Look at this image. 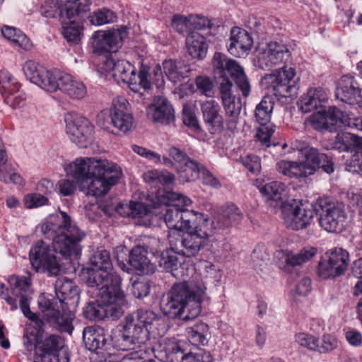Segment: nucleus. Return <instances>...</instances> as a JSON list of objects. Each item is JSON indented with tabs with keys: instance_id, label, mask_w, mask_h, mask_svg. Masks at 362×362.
I'll return each mask as SVG.
<instances>
[{
	"instance_id": "obj_40",
	"label": "nucleus",
	"mask_w": 362,
	"mask_h": 362,
	"mask_svg": "<svg viewBox=\"0 0 362 362\" xmlns=\"http://www.w3.org/2000/svg\"><path fill=\"white\" fill-rule=\"evenodd\" d=\"M186 47L192 58L202 59L206 56L207 45L204 36L198 31H193L187 35Z\"/></svg>"
},
{
	"instance_id": "obj_23",
	"label": "nucleus",
	"mask_w": 362,
	"mask_h": 362,
	"mask_svg": "<svg viewBox=\"0 0 362 362\" xmlns=\"http://www.w3.org/2000/svg\"><path fill=\"white\" fill-rule=\"evenodd\" d=\"M128 102L124 98L113 101L110 108V122L112 126L123 134L132 131L134 127L132 114L128 110Z\"/></svg>"
},
{
	"instance_id": "obj_63",
	"label": "nucleus",
	"mask_w": 362,
	"mask_h": 362,
	"mask_svg": "<svg viewBox=\"0 0 362 362\" xmlns=\"http://www.w3.org/2000/svg\"><path fill=\"white\" fill-rule=\"evenodd\" d=\"M316 351L325 353L330 351L337 346V341L331 335H324L322 339H317Z\"/></svg>"
},
{
	"instance_id": "obj_46",
	"label": "nucleus",
	"mask_w": 362,
	"mask_h": 362,
	"mask_svg": "<svg viewBox=\"0 0 362 362\" xmlns=\"http://www.w3.org/2000/svg\"><path fill=\"white\" fill-rule=\"evenodd\" d=\"M274 102L271 96H264L261 102L256 106L255 111V117L259 124L271 123L272 111Z\"/></svg>"
},
{
	"instance_id": "obj_51",
	"label": "nucleus",
	"mask_w": 362,
	"mask_h": 362,
	"mask_svg": "<svg viewBox=\"0 0 362 362\" xmlns=\"http://www.w3.org/2000/svg\"><path fill=\"white\" fill-rule=\"evenodd\" d=\"M83 315L86 319L90 320H103L105 317H110L108 309L101 303L90 302L83 308Z\"/></svg>"
},
{
	"instance_id": "obj_62",
	"label": "nucleus",
	"mask_w": 362,
	"mask_h": 362,
	"mask_svg": "<svg viewBox=\"0 0 362 362\" xmlns=\"http://www.w3.org/2000/svg\"><path fill=\"white\" fill-rule=\"evenodd\" d=\"M239 161L252 173H258L260 171V159L255 155L250 154L240 157Z\"/></svg>"
},
{
	"instance_id": "obj_9",
	"label": "nucleus",
	"mask_w": 362,
	"mask_h": 362,
	"mask_svg": "<svg viewBox=\"0 0 362 362\" xmlns=\"http://www.w3.org/2000/svg\"><path fill=\"white\" fill-rule=\"evenodd\" d=\"M102 167L101 170H95L82 185L86 189V194L94 197L105 194L115 185L122 176L121 168L116 164L109 162Z\"/></svg>"
},
{
	"instance_id": "obj_30",
	"label": "nucleus",
	"mask_w": 362,
	"mask_h": 362,
	"mask_svg": "<svg viewBox=\"0 0 362 362\" xmlns=\"http://www.w3.org/2000/svg\"><path fill=\"white\" fill-rule=\"evenodd\" d=\"M253 40L249 33L240 28L235 27L231 29L228 52L235 57H242L252 47Z\"/></svg>"
},
{
	"instance_id": "obj_41",
	"label": "nucleus",
	"mask_w": 362,
	"mask_h": 362,
	"mask_svg": "<svg viewBox=\"0 0 362 362\" xmlns=\"http://www.w3.org/2000/svg\"><path fill=\"white\" fill-rule=\"evenodd\" d=\"M163 73L167 78L174 84L180 83L189 71L187 66L180 62L173 59H166L162 63Z\"/></svg>"
},
{
	"instance_id": "obj_12",
	"label": "nucleus",
	"mask_w": 362,
	"mask_h": 362,
	"mask_svg": "<svg viewBox=\"0 0 362 362\" xmlns=\"http://www.w3.org/2000/svg\"><path fill=\"white\" fill-rule=\"evenodd\" d=\"M295 71L291 67L283 66L281 69L265 75L262 83L271 89L276 95L287 98L297 93V86L293 78Z\"/></svg>"
},
{
	"instance_id": "obj_34",
	"label": "nucleus",
	"mask_w": 362,
	"mask_h": 362,
	"mask_svg": "<svg viewBox=\"0 0 362 362\" xmlns=\"http://www.w3.org/2000/svg\"><path fill=\"white\" fill-rule=\"evenodd\" d=\"M332 148L339 152L354 151L362 156V137L349 132L337 134L331 144Z\"/></svg>"
},
{
	"instance_id": "obj_43",
	"label": "nucleus",
	"mask_w": 362,
	"mask_h": 362,
	"mask_svg": "<svg viewBox=\"0 0 362 362\" xmlns=\"http://www.w3.org/2000/svg\"><path fill=\"white\" fill-rule=\"evenodd\" d=\"M168 155L178 165L180 173L184 175H189L193 169L197 168V161L190 158L185 151L175 146L169 148Z\"/></svg>"
},
{
	"instance_id": "obj_37",
	"label": "nucleus",
	"mask_w": 362,
	"mask_h": 362,
	"mask_svg": "<svg viewBox=\"0 0 362 362\" xmlns=\"http://www.w3.org/2000/svg\"><path fill=\"white\" fill-rule=\"evenodd\" d=\"M99 207L102 209L105 214L108 216H110L115 209L123 216H132L133 218L142 217L148 212L146 206L143 203L136 202H131L128 204H120L117 207L109 204L105 205L101 203Z\"/></svg>"
},
{
	"instance_id": "obj_11",
	"label": "nucleus",
	"mask_w": 362,
	"mask_h": 362,
	"mask_svg": "<svg viewBox=\"0 0 362 362\" xmlns=\"http://www.w3.org/2000/svg\"><path fill=\"white\" fill-rule=\"evenodd\" d=\"M233 86L230 79L225 78L223 82H218L219 94L225 112L224 128L232 132L237 129L242 110L241 99L233 93Z\"/></svg>"
},
{
	"instance_id": "obj_29",
	"label": "nucleus",
	"mask_w": 362,
	"mask_h": 362,
	"mask_svg": "<svg viewBox=\"0 0 362 362\" xmlns=\"http://www.w3.org/2000/svg\"><path fill=\"white\" fill-rule=\"evenodd\" d=\"M147 113L154 122L162 124H168L175 119L172 105L163 97H155L154 103L148 106Z\"/></svg>"
},
{
	"instance_id": "obj_28",
	"label": "nucleus",
	"mask_w": 362,
	"mask_h": 362,
	"mask_svg": "<svg viewBox=\"0 0 362 362\" xmlns=\"http://www.w3.org/2000/svg\"><path fill=\"white\" fill-rule=\"evenodd\" d=\"M243 218V214L240 209L233 204H228L221 207L212 221H209V226L215 229H224L238 225Z\"/></svg>"
},
{
	"instance_id": "obj_10",
	"label": "nucleus",
	"mask_w": 362,
	"mask_h": 362,
	"mask_svg": "<svg viewBox=\"0 0 362 362\" xmlns=\"http://www.w3.org/2000/svg\"><path fill=\"white\" fill-rule=\"evenodd\" d=\"M321 212L319 218L320 226L329 233H340L345 229L348 214L345 205L328 199H321L319 203Z\"/></svg>"
},
{
	"instance_id": "obj_19",
	"label": "nucleus",
	"mask_w": 362,
	"mask_h": 362,
	"mask_svg": "<svg viewBox=\"0 0 362 362\" xmlns=\"http://www.w3.org/2000/svg\"><path fill=\"white\" fill-rule=\"evenodd\" d=\"M354 115H344V113L336 107H329L324 111H319L310 117V122L314 129L317 130H327L332 132L337 129L340 124L348 127L349 120L352 119Z\"/></svg>"
},
{
	"instance_id": "obj_1",
	"label": "nucleus",
	"mask_w": 362,
	"mask_h": 362,
	"mask_svg": "<svg viewBox=\"0 0 362 362\" xmlns=\"http://www.w3.org/2000/svg\"><path fill=\"white\" fill-rule=\"evenodd\" d=\"M164 321L153 311L139 309L125 318L123 333L114 339L119 350L132 351L122 358V362L147 358L153 349L147 348L150 336H160L164 332Z\"/></svg>"
},
{
	"instance_id": "obj_13",
	"label": "nucleus",
	"mask_w": 362,
	"mask_h": 362,
	"mask_svg": "<svg viewBox=\"0 0 362 362\" xmlns=\"http://www.w3.org/2000/svg\"><path fill=\"white\" fill-rule=\"evenodd\" d=\"M8 283L9 293L16 300L23 315L37 325L41 322L37 315L32 313L30 309V300L32 293L30 277L13 275L8 277Z\"/></svg>"
},
{
	"instance_id": "obj_26",
	"label": "nucleus",
	"mask_w": 362,
	"mask_h": 362,
	"mask_svg": "<svg viewBox=\"0 0 362 362\" xmlns=\"http://www.w3.org/2000/svg\"><path fill=\"white\" fill-rule=\"evenodd\" d=\"M336 97L342 102L362 107V89L353 76L341 78L336 89Z\"/></svg>"
},
{
	"instance_id": "obj_27",
	"label": "nucleus",
	"mask_w": 362,
	"mask_h": 362,
	"mask_svg": "<svg viewBox=\"0 0 362 362\" xmlns=\"http://www.w3.org/2000/svg\"><path fill=\"white\" fill-rule=\"evenodd\" d=\"M90 267L87 269L88 276L86 281H91L96 276H110L112 274H117L112 271V263L110 252L106 250H100L90 258Z\"/></svg>"
},
{
	"instance_id": "obj_15",
	"label": "nucleus",
	"mask_w": 362,
	"mask_h": 362,
	"mask_svg": "<svg viewBox=\"0 0 362 362\" xmlns=\"http://www.w3.org/2000/svg\"><path fill=\"white\" fill-rule=\"evenodd\" d=\"M327 259L320 262L317 273L323 279H334L344 274L350 259L349 252L341 247H334L326 252Z\"/></svg>"
},
{
	"instance_id": "obj_17",
	"label": "nucleus",
	"mask_w": 362,
	"mask_h": 362,
	"mask_svg": "<svg viewBox=\"0 0 362 362\" xmlns=\"http://www.w3.org/2000/svg\"><path fill=\"white\" fill-rule=\"evenodd\" d=\"M25 76L33 83L42 89L54 92L59 89V78L64 73L55 71H50L37 62L29 60L23 66Z\"/></svg>"
},
{
	"instance_id": "obj_55",
	"label": "nucleus",
	"mask_w": 362,
	"mask_h": 362,
	"mask_svg": "<svg viewBox=\"0 0 362 362\" xmlns=\"http://www.w3.org/2000/svg\"><path fill=\"white\" fill-rule=\"evenodd\" d=\"M185 346L182 341H169L164 347L166 357L172 362H182L186 351Z\"/></svg>"
},
{
	"instance_id": "obj_36",
	"label": "nucleus",
	"mask_w": 362,
	"mask_h": 362,
	"mask_svg": "<svg viewBox=\"0 0 362 362\" xmlns=\"http://www.w3.org/2000/svg\"><path fill=\"white\" fill-rule=\"evenodd\" d=\"M85 346L91 352L100 354L106 344L104 331L100 327H87L83 332Z\"/></svg>"
},
{
	"instance_id": "obj_57",
	"label": "nucleus",
	"mask_w": 362,
	"mask_h": 362,
	"mask_svg": "<svg viewBox=\"0 0 362 362\" xmlns=\"http://www.w3.org/2000/svg\"><path fill=\"white\" fill-rule=\"evenodd\" d=\"M182 362H211V356L204 349L195 347L193 350L185 351Z\"/></svg>"
},
{
	"instance_id": "obj_53",
	"label": "nucleus",
	"mask_w": 362,
	"mask_h": 362,
	"mask_svg": "<svg viewBox=\"0 0 362 362\" xmlns=\"http://www.w3.org/2000/svg\"><path fill=\"white\" fill-rule=\"evenodd\" d=\"M19 88L20 84L10 72L6 70L0 71V92L3 98H4L6 95L18 90Z\"/></svg>"
},
{
	"instance_id": "obj_56",
	"label": "nucleus",
	"mask_w": 362,
	"mask_h": 362,
	"mask_svg": "<svg viewBox=\"0 0 362 362\" xmlns=\"http://www.w3.org/2000/svg\"><path fill=\"white\" fill-rule=\"evenodd\" d=\"M317 253L314 247L303 248L296 254H290L287 256L286 262L291 266H298L311 259Z\"/></svg>"
},
{
	"instance_id": "obj_39",
	"label": "nucleus",
	"mask_w": 362,
	"mask_h": 362,
	"mask_svg": "<svg viewBox=\"0 0 362 362\" xmlns=\"http://www.w3.org/2000/svg\"><path fill=\"white\" fill-rule=\"evenodd\" d=\"M146 252L142 247H134L129 255V264L139 274L145 275L153 274L156 267L146 257Z\"/></svg>"
},
{
	"instance_id": "obj_18",
	"label": "nucleus",
	"mask_w": 362,
	"mask_h": 362,
	"mask_svg": "<svg viewBox=\"0 0 362 362\" xmlns=\"http://www.w3.org/2000/svg\"><path fill=\"white\" fill-rule=\"evenodd\" d=\"M29 259L32 267L36 272L48 273L57 276L60 270L56 256L49 245L40 240L32 247L29 252Z\"/></svg>"
},
{
	"instance_id": "obj_59",
	"label": "nucleus",
	"mask_w": 362,
	"mask_h": 362,
	"mask_svg": "<svg viewBox=\"0 0 362 362\" xmlns=\"http://www.w3.org/2000/svg\"><path fill=\"white\" fill-rule=\"evenodd\" d=\"M145 180L147 181L157 182L164 185H169L174 180V175L169 172H160L152 170L145 175Z\"/></svg>"
},
{
	"instance_id": "obj_52",
	"label": "nucleus",
	"mask_w": 362,
	"mask_h": 362,
	"mask_svg": "<svg viewBox=\"0 0 362 362\" xmlns=\"http://www.w3.org/2000/svg\"><path fill=\"white\" fill-rule=\"evenodd\" d=\"M117 18L116 13L107 8H99L89 16L90 23L95 25L112 23L116 21Z\"/></svg>"
},
{
	"instance_id": "obj_24",
	"label": "nucleus",
	"mask_w": 362,
	"mask_h": 362,
	"mask_svg": "<svg viewBox=\"0 0 362 362\" xmlns=\"http://www.w3.org/2000/svg\"><path fill=\"white\" fill-rule=\"evenodd\" d=\"M37 345V356L34 362H54L58 352L64 346V341L59 334H52L42 337Z\"/></svg>"
},
{
	"instance_id": "obj_21",
	"label": "nucleus",
	"mask_w": 362,
	"mask_h": 362,
	"mask_svg": "<svg viewBox=\"0 0 362 362\" xmlns=\"http://www.w3.org/2000/svg\"><path fill=\"white\" fill-rule=\"evenodd\" d=\"M107 160L94 158H79L65 168L67 175L74 177L81 187L95 170H101Z\"/></svg>"
},
{
	"instance_id": "obj_61",
	"label": "nucleus",
	"mask_w": 362,
	"mask_h": 362,
	"mask_svg": "<svg viewBox=\"0 0 362 362\" xmlns=\"http://www.w3.org/2000/svg\"><path fill=\"white\" fill-rule=\"evenodd\" d=\"M5 103L13 108H19L24 105L25 100V93L18 89L12 93L6 95L4 98Z\"/></svg>"
},
{
	"instance_id": "obj_60",
	"label": "nucleus",
	"mask_w": 362,
	"mask_h": 362,
	"mask_svg": "<svg viewBox=\"0 0 362 362\" xmlns=\"http://www.w3.org/2000/svg\"><path fill=\"white\" fill-rule=\"evenodd\" d=\"M196 86L197 90L206 97L214 95V85L213 81L207 76H198L196 78Z\"/></svg>"
},
{
	"instance_id": "obj_45",
	"label": "nucleus",
	"mask_w": 362,
	"mask_h": 362,
	"mask_svg": "<svg viewBox=\"0 0 362 362\" xmlns=\"http://www.w3.org/2000/svg\"><path fill=\"white\" fill-rule=\"evenodd\" d=\"M186 182L193 181L198 178L202 179V183L206 185H209L215 188H218L221 186L219 181L206 170L202 164L197 163V168L193 169L189 175H182Z\"/></svg>"
},
{
	"instance_id": "obj_58",
	"label": "nucleus",
	"mask_w": 362,
	"mask_h": 362,
	"mask_svg": "<svg viewBox=\"0 0 362 362\" xmlns=\"http://www.w3.org/2000/svg\"><path fill=\"white\" fill-rule=\"evenodd\" d=\"M275 126L272 123L260 124L256 134L257 139L265 146H271V137L275 131Z\"/></svg>"
},
{
	"instance_id": "obj_44",
	"label": "nucleus",
	"mask_w": 362,
	"mask_h": 362,
	"mask_svg": "<svg viewBox=\"0 0 362 362\" xmlns=\"http://www.w3.org/2000/svg\"><path fill=\"white\" fill-rule=\"evenodd\" d=\"M310 156L306 162L307 167L313 168V174L317 168H321L325 173L330 174L334 172V167L332 160L324 153H319L317 148L310 149Z\"/></svg>"
},
{
	"instance_id": "obj_16",
	"label": "nucleus",
	"mask_w": 362,
	"mask_h": 362,
	"mask_svg": "<svg viewBox=\"0 0 362 362\" xmlns=\"http://www.w3.org/2000/svg\"><path fill=\"white\" fill-rule=\"evenodd\" d=\"M315 215L313 206L301 201L294 202L283 209V218L286 227L295 230L309 226Z\"/></svg>"
},
{
	"instance_id": "obj_22",
	"label": "nucleus",
	"mask_w": 362,
	"mask_h": 362,
	"mask_svg": "<svg viewBox=\"0 0 362 362\" xmlns=\"http://www.w3.org/2000/svg\"><path fill=\"white\" fill-rule=\"evenodd\" d=\"M199 214L192 210L189 211L176 205H171L166 207L163 218L168 228L183 230L197 221Z\"/></svg>"
},
{
	"instance_id": "obj_54",
	"label": "nucleus",
	"mask_w": 362,
	"mask_h": 362,
	"mask_svg": "<svg viewBox=\"0 0 362 362\" xmlns=\"http://www.w3.org/2000/svg\"><path fill=\"white\" fill-rule=\"evenodd\" d=\"M132 150L138 155L146 158L147 160L153 162V163L158 164L163 163L168 167L173 165V163L170 160V158L165 156L161 158L160 155H159L158 153L149 149H147L146 148H144L142 146L133 145Z\"/></svg>"
},
{
	"instance_id": "obj_32",
	"label": "nucleus",
	"mask_w": 362,
	"mask_h": 362,
	"mask_svg": "<svg viewBox=\"0 0 362 362\" xmlns=\"http://www.w3.org/2000/svg\"><path fill=\"white\" fill-rule=\"evenodd\" d=\"M276 168L279 174L290 178L300 179L313 175V168L307 167L305 161L281 160L276 163Z\"/></svg>"
},
{
	"instance_id": "obj_5",
	"label": "nucleus",
	"mask_w": 362,
	"mask_h": 362,
	"mask_svg": "<svg viewBox=\"0 0 362 362\" xmlns=\"http://www.w3.org/2000/svg\"><path fill=\"white\" fill-rule=\"evenodd\" d=\"M86 281L88 286L98 290L96 301L108 309L110 318L119 319L124 313L125 296L121 289L122 279L118 274L110 276H96Z\"/></svg>"
},
{
	"instance_id": "obj_3",
	"label": "nucleus",
	"mask_w": 362,
	"mask_h": 362,
	"mask_svg": "<svg viewBox=\"0 0 362 362\" xmlns=\"http://www.w3.org/2000/svg\"><path fill=\"white\" fill-rule=\"evenodd\" d=\"M56 298L42 297L38 301L40 310L47 322L62 332L71 334L74 315L67 306V300L78 294V288L66 278H58L54 284Z\"/></svg>"
},
{
	"instance_id": "obj_47",
	"label": "nucleus",
	"mask_w": 362,
	"mask_h": 362,
	"mask_svg": "<svg viewBox=\"0 0 362 362\" xmlns=\"http://www.w3.org/2000/svg\"><path fill=\"white\" fill-rule=\"evenodd\" d=\"M4 37L10 40L14 46L19 47L23 49H29L31 47V42L26 35L21 30L8 25L1 29Z\"/></svg>"
},
{
	"instance_id": "obj_33",
	"label": "nucleus",
	"mask_w": 362,
	"mask_h": 362,
	"mask_svg": "<svg viewBox=\"0 0 362 362\" xmlns=\"http://www.w3.org/2000/svg\"><path fill=\"white\" fill-rule=\"evenodd\" d=\"M69 11H60L59 20L62 26V34L69 42L77 44L81 41L83 35L81 19L69 16Z\"/></svg>"
},
{
	"instance_id": "obj_35",
	"label": "nucleus",
	"mask_w": 362,
	"mask_h": 362,
	"mask_svg": "<svg viewBox=\"0 0 362 362\" xmlns=\"http://www.w3.org/2000/svg\"><path fill=\"white\" fill-rule=\"evenodd\" d=\"M59 84L58 90L73 99L80 100L86 95L87 90L83 83L70 74L64 73L59 78Z\"/></svg>"
},
{
	"instance_id": "obj_25",
	"label": "nucleus",
	"mask_w": 362,
	"mask_h": 362,
	"mask_svg": "<svg viewBox=\"0 0 362 362\" xmlns=\"http://www.w3.org/2000/svg\"><path fill=\"white\" fill-rule=\"evenodd\" d=\"M287 47L278 42H270L267 48L258 54V63L262 69H272L285 63L290 57Z\"/></svg>"
},
{
	"instance_id": "obj_49",
	"label": "nucleus",
	"mask_w": 362,
	"mask_h": 362,
	"mask_svg": "<svg viewBox=\"0 0 362 362\" xmlns=\"http://www.w3.org/2000/svg\"><path fill=\"white\" fill-rule=\"evenodd\" d=\"M66 3L60 11H66L69 8V16L81 19L83 14L90 10V0H66Z\"/></svg>"
},
{
	"instance_id": "obj_2",
	"label": "nucleus",
	"mask_w": 362,
	"mask_h": 362,
	"mask_svg": "<svg viewBox=\"0 0 362 362\" xmlns=\"http://www.w3.org/2000/svg\"><path fill=\"white\" fill-rule=\"evenodd\" d=\"M206 289L205 285L200 282L175 284L161 305L163 314L185 321L196 318L201 313Z\"/></svg>"
},
{
	"instance_id": "obj_48",
	"label": "nucleus",
	"mask_w": 362,
	"mask_h": 362,
	"mask_svg": "<svg viewBox=\"0 0 362 362\" xmlns=\"http://www.w3.org/2000/svg\"><path fill=\"white\" fill-rule=\"evenodd\" d=\"M187 334L189 340L196 346L207 344V336L209 327L203 322L194 324L192 327L187 329Z\"/></svg>"
},
{
	"instance_id": "obj_50",
	"label": "nucleus",
	"mask_w": 362,
	"mask_h": 362,
	"mask_svg": "<svg viewBox=\"0 0 362 362\" xmlns=\"http://www.w3.org/2000/svg\"><path fill=\"white\" fill-rule=\"evenodd\" d=\"M160 265L163 266L164 269L170 272L175 278H181L185 275L182 262L175 253L169 254L167 257H163Z\"/></svg>"
},
{
	"instance_id": "obj_7",
	"label": "nucleus",
	"mask_w": 362,
	"mask_h": 362,
	"mask_svg": "<svg viewBox=\"0 0 362 362\" xmlns=\"http://www.w3.org/2000/svg\"><path fill=\"white\" fill-rule=\"evenodd\" d=\"M187 230L180 238L181 253L187 257H194L208 245L209 238L213 235V228L209 226V220L202 214Z\"/></svg>"
},
{
	"instance_id": "obj_42",
	"label": "nucleus",
	"mask_w": 362,
	"mask_h": 362,
	"mask_svg": "<svg viewBox=\"0 0 362 362\" xmlns=\"http://www.w3.org/2000/svg\"><path fill=\"white\" fill-rule=\"evenodd\" d=\"M260 192L267 202H274V206L276 207L281 205V201L286 195V186L281 182L272 181L262 186Z\"/></svg>"
},
{
	"instance_id": "obj_14",
	"label": "nucleus",
	"mask_w": 362,
	"mask_h": 362,
	"mask_svg": "<svg viewBox=\"0 0 362 362\" xmlns=\"http://www.w3.org/2000/svg\"><path fill=\"white\" fill-rule=\"evenodd\" d=\"M66 131L69 139L81 148H86L94 139V127L84 117L68 113L64 117Z\"/></svg>"
},
{
	"instance_id": "obj_6",
	"label": "nucleus",
	"mask_w": 362,
	"mask_h": 362,
	"mask_svg": "<svg viewBox=\"0 0 362 362\" xmlns=\"http://www.w3.org/2000/svg\"><path fill=\"white\" fill-rule=\"evenodd\" d=\"M101 69L112 74V76L118 83L123 82L128 84L129 88L143 95L140 93L141 89L148 90L150 89V82L148 80L149 68L142 65L136 74L134 66L126 60H117L112 55H107L105 59L101 61Z\"/></svg>"
},
{
	"instance_id": "obj_20",
	"label": "nucleus",
	"mask_w": 362,
	"mask_h": 362,
	"mask_svg": "<svg viewBox=\"0 0 362 362\" xmlns=\"http://www.w3.org/2000/svg\"><path fill=\"white\" fill-rule=\"evenodd\" d=\"M125 37L123 29L95 32L92 42L93 52L100 55L104 54L102 60L105 59L108 54L111 55V52H115L121 47Z\"/></svg>"
},
{
	"instance_id": "obj_8",
	"label": "nucleus",
	"mask_w": 362,
	"mask_h": 362,
	"mask_svg": "<svg viewBox=\"0 0 362 362\" xmlns=\"http://www.w3.org/2000/svg\"><path fill=\"white\" fill-rule=\"evenodd\" d=\"M214 74L223 82V79H229L230 75L244 98H247L251 91L250 81L243 68L234 59L220 52H216L212 60Z\"/></svg>"
},
{
	"instance_id": "obj_4",
	"label": "nucleus",
	"mask_w": 362,
	"mask_h": 362,
	"mask_svg": "<svg viewBox=\"0 0 362 362\" xmlns=\"http://www.w3.org/2000/svg\"><path fill=\"white\" fill-rule=\"evenodd\" d=\"M42 231L47 238L52 240L53 250L64 258L77 257L80 255L81 242L86 233L71 223L65 212L61 211L60 216L43 224Z\"/></svg>"
},
{
	"instance_id": "obj_38",
	"label": "nucleus",
	"mask_w": 362,
	"mask_h": 362,
	"mask_svg": "<svg viewBox=\"0 0 362 362\" xmlns=\"http://www.w3.org/2000/svg\"><path fill=\"white\" fill-rule=\"evenodd\" d=\"M327 99V95L322 88H310L300 98L298 105L302 112L306 113L321 107Z\"/></svg>"
},
{
	"instance_id": "obj_31",
	"label": "nucleus",
	"mask_w": 362,
	"mask_h": 362,
	"mask_svg": "<svg viewBox=\"0 0 362 362\" xmlns=\"http://www.w3.org/2000/svg\"><path fill=\"white\" fill-rule=\"evenodd\" d=\"M200 105L204 121L211 133L224 129V121L219 113L220 106L216 100H206Z\"/></svg>"
},
{
	"instance_id": "obj_64",
	"label": "nucleus",
	"mask_w": 362,
	"mask_h": 362,
	"mask_svg": "<svg viewBox=\"0 0 362 362\" xmlns=\"http://www.w3.org/2000/svg\"><path fill=\"white\" fill-rule=\"evenodd\" d=\"M48 199L41 193L30 194L25 196L24 204L26 208L32 209L47 204Z\"/></svg>"
}]
</instances>
